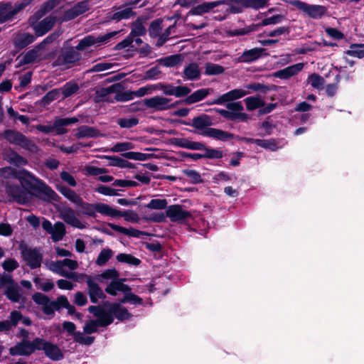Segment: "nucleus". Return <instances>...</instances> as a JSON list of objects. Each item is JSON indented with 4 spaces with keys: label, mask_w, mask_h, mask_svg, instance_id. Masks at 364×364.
I'll use <instances>...</instances> for the list:
<instances>
[{
    "label": "nucleus",
    "mask_w": 364,
    "mask_h": 364,
    "mask_svg": "<svg viewBox=\"0 0 364 364\" xmlns=\"http://www.w3.org/2000/svg\"><path fill=\"white\" fill-rule=\"evenodd\" d=\"M11 174L19 181L28 195L35 196L46 201L60 202L61 198L49 186L29 171L13 169Z\"/></svg>",
    "instance_id": "nucleus-1"
},
{
    "label": "nucleus",
    "mask_w": 364,
    "mask_h": 364,
    "mask_svg": "<svg viewBox=\"0 0 364 364\" xmlns=\"http://www.w3.org/2000/svg\"><path fill=\"white\" fill-rule=\"evenodd\" d=\"M184 124L191 126L196 129L201 131L200 133L203 136L210 137L221 141H228L234 139L235 134L222 129L212 128L213 125V117L206 114H201L192 119L191 123Z\"/></svg>",
    "instance_id": "nucleus-2"
},
{
    "label": "nucleus",
    "mask_w": 364,
    "mask_h": 364,
    "mask_svg": "<svg viewBox=\"0 0 364 364\" xmlns=\"http://www.w3.org/2000/svg\"><path fill=\"white\" fill-rule=\"evenodd\" d=\"M154 90H161L166 96H174L177 98H182L191 92V89L186 85L175 86L172 83L160 82L141 87L134 91V97H141Z\"/></svg>",
    "instance_id": "nucleus-3"
},
{
    "label": "nucleus",
    "mask_w": 364,
    "mask_h": 364,
    "mask_svg": "<svg viewBox=\"0 0 364 364\" xmlns=\"http://www.w3.org/2000/svg\"><path fill=\"white\" fill-rule=\"evenodd\" d=\"M0 137L6 139L11 144L18 146L32 153H36L38 150V146L30 139L21 132L14 129H5Z\"/></svg>",
    "instance_id": "nucleus-4"
},
{
    "label": "nucleus",
    "mask_w": 364,
    "mask_h": 364,
    "mask_svg": "<svg viewBox=\"0 0 364 364\" xmlns=\"http://www.w3.org/2000/svg\"><path fill=\"white\" fill-rule=\"evenodd\" d=\"M225 107L229 110L219 108H214L212 110H214L224 119L230 121L240 119L242 122H247L250 119L247 114L241 112L244 109L241 102H229L225 105Z\"/></svg>",
    "instance_id": "nucleus-5"
},
{
    "label": "nucleus",
    "mask_w": 364,
    "mask_h": 364,
    "mask_svg": "<svg viewBox=\"0 0 364 364\" xmlns=\"http://www.w3.org/2000/svg\"><path fill=\"white\" fill-rule=\"evenodd\" d=\"M79 122V119L76 117L58 118L53 125L38 124L36 129L42 133L48 134L53 132H55L57 135H63L68 132V129L65 127Z\"/></svg>",
    "instance_id": "nucleus-6"
},
{
    "label": "nucleus",
    "mask_w": 364,
    "mask_h": 364,
    "mask_svg": "<svg viewBox=\"0 0 364 364\" xmlns=\"http://www.w3.org/2000/svg\"><path fill=\"white\" fill-rule=\"evenodd\" d=\"M18 249L23 261L31 269L39 268L41 266L43 255L38 248L31 247L22 242L19 245Z\"/></svg>",
    "instance_id": "nucleus-7"
},
{
    "label": "nucleus",
    "mask_w": 364,
    "mask_h": 364,
    "mask_svg": "<svg viewBox=\"0 0 364 364\" xmlns=\"http://www.w3.org/2000/svg\"><path fill=\"white\" fill-rule=\"evenodd\" d=\"M291 4L313 19L322 18L328 13L327 7L323 5L309 4L301 0H294Z\"/></svg>",
    "instance_id": "nucleus-8"
},
{
    "label": "nucleus",
    "mask_w": 364,
    "mask_h": 364,
    "mask_svg": "<svg viewBox=\"0 0 364 364\" xmlns=\"http://www.w3.org/2000/svg\"><path fill=\"white\" fill-rule=\"evenodd\" d=\"M58 21L60 22V18L53 15L46 16L40 21L32 19L31 16L28 18L29 25L33 29L37 37L43 36L52 30Z\"/></svg>",
    "instance_id": "nucleus-9"
},
{
    "label": "nucleus",
    "mask_w": 364,
    "mask_h": 364,
    "mask_svg": "<svg viewBox=\"0 0 364 364\" xmlns=\"http://www.w3.org/2000/svg\"><path fill=\"white\" fill-rule=\"evenodd\" d=\"M39 340L40 338H35L32 341L23 339L9 348V354L12 356H29L36 350H38Z\"/></svg>",
    "instance_id": "nucleus-10"
},
{
    "label": "nucleus",
    "mask_w": 364,
    "mask_h": 364,
    "mask_svg": "<svg viewBox=\"0 0 364 364\" xmlns=\"http://www.w3.org/2000/svg\"><path fill=\"white\" fill-rule=\"evenodd\" d=\"M76 205L81 209L83 215L95 218L96 212L105 215H109V205L102 203H89L82 200V198L78 200Z\"/></svg>",
    "instance_id": "nucleus-11"
},
{
    "label": "nucleus",
    "mask_w": 364,
    "mask_h": 364,
    "mask_svg": "<svg viewBox=\"0 0 364 364\" xmlns=\"http://www.w3.org/2000/svg\"><path fill=\"white\" fill-rule=\"evenodd\" d=\"M82 58L80 53L76 51L72 46L62 48L57 58L53 62L55 66H64L73 65Z\"/></svg>",
    "instance_id": "nucleus-12"
},
{
    "label": "nucleus",
    "mask_w": 364,
    "mask_h": 364,
    "mask_svg": "<svg viewBox=\"0 0 364 364\" xmlns=\"http://www.w3.org/2000/svg\"><path fill=\"white\" fill-rule=\"evenodd\" d=\"M5 191L11 201L21 205H25L29 201L28 193L21 184L7 183L5 186Z\"/></svg>",
    "instance_id": "nucleus-13"
},
{
    "label": "nucleus",
    "mask_w": 364,
    "mask_h": 364,
    "mask_svg": "<svg viewBox=\"0 0 364 364\" xmlns=\"http://www.w3.org/2000/svg\"><path fill=\"white\" fill-rule=\"evenodd\" d=\"M38 350H43L45 355L53 361H59L64 358L62 350L57 344L40 338Z\"/></svg>",
    "instance_id": "nucleus-14"
},
{
    "label": "nucleus",
    "mask_w": 364,
    "mask_h": 364,
    "mask_svg": "<svg viewBox=\"0 0 364 364\" xmlns=\"http://www.w3.org/2000/svg\"><path fill=\"white\" fill-rule=\"evenodd\" d=\"M118 33L119 31H112L98 37H95L92 35L87 36L80 41L75 48L77 50L82 51L96 43H102L108 41L110 38L118 34Z\"/></svg>",
    "instance_id": "nucleus-15"
},
{
    "label": "nucleus",
    "mask_w": 364,
    "mask_h": 364,
    "mask_svg": "<svg viewBox=\"0 0 364 364\" xmlns=\"http://www.w3.org/2000/svg\"><path fill=\"white\" fill-rule=\"evenodd\" d=\"M90 2L89 0H83L77 2L70 9L64 11L63 16L60 18V23L71 21L80 15L85 14L89 11Z\"/></svg>",
    "instance_id": "nucleus-16"
},
{
    "label": "nucleus",
    "mask_w": 364,
    "mask_h": 364,
    "mask_svg": "<svg viewBox=\"0 0 364 364\" xmlns=\"http://www.w3.org/2000/svg\"><path fill=\"white\" fill-rule=\"evenodd\" d=\"M250 92L242 89H234L222 95L213 101H208L206 102L208 105H225L229 102L234 101L242 98V97L248 95Z\"/></svg>",
    "instance_id": "nucleus-17"
},
{
    "label": "nucleus",
    "mask_w": 364,
    "mask_h": 364,
    "mask_svg": "<svg viewBox=\"0 0 364 364\" xmlns=\"http://www.w3.org/2000/svg\"><path fill=\"white\" fill-rule=\"evenodd\" d=\"M166 215L172 222H185L192 218L190 211L183 209L181 205H172L168 206L166 210Z\"/></svg>",
    "instance_id": "nucleus-18"
},
{
    "label": "nucleus",
    "mask_w": 364,
    "mask_h": 364,
    "mask_svg": "<svg viewBox=\"0 0 364 364\" xmlns=\"http://www.w3.org/2000/svg\"><path fill=\"white\" fill-rule=\"evenodd\" d=\"M36 0H20L14 4L12 10L7 12V9L11 7L10 3L1 4L0 7L4 8V13L7 21L11 20L20 11H23L28 6L34 4Z\"/></svg>",
    "instance_id": "nucleus-19"
},
{
    "label": "nucleus",
    "mask_w": 364,
    "mask_h": 364,
    "mask_svg": "<svg viewBox=\"0 0 364 364\" xmlns=\"http://www.w3.org/2000/svg\"><path fill=\"white\" fill-rule=\"evenodd\" d=\"M268 53L266 49L263 48H254L250 50H245L237 58V63H252L262 56H267Z\"/></svg>",
    "instance_id": "nucleus-20"
},
{
    "label": "nucleus",
    "mask_w": 364,
    "mask_h": 364,
    "mask_svg": "<svg viewBox=\"0 0 364 364\" xmlns=\"http://www.w3.org/2000/svg\"><path fill=\"white\" fill-rule=\"evenodd\" d=\"M171 102V98L159 95L146 99V103L148 105V108L161 112L169 110V102Z\"/></svg>",
    "instance_id": "nucleus-21"
},
{
    "label": "nucleus",
    "mask_w": 364,
    "mask_h": 364,
    "mask_svg": "<svg viewBox=\"0 0 364 364\" xmlns=\"http://www.w3.org/2000/svg\"><path fill=\"white\" fill-rule=\"evenodd\" d=\"M60 216L64 222L74 228H77L80 230L85 228V225L75 217L74 210L70 207L63 208L60 211Z\"/></svg>",
    "instance_id": "nucleus-22"
},
{
    "label": "nucleus",
    "mask_w": 364,
    "mask_h": 364,
    "mask_svg": "<svg viewBox=\"0 0 364 364\" xmlns=\"http://www.w3.org/2000/svg\"><path fill=\"white\" fill-rule=\"evenodd\" d=\"M304 66V63H299L273 73L272 76L282 80H287L301 71Z\"/></svg>",
    "instance_id": "nucleus-23"
},
{
    "label": "nucleus",
    "mask_w": 364,
    "mask_h": 364,
    "mask_svg": "<svg viewBox=\"0 0 364 364\" xmlns=\"http://www.w3.org/2000/svg\"><path fill=\"white\" fill-rule=\"evenodd\" d=\"M172 144L176 146L191 150L203 151L205 149L204 143L191 141L186 138H174L172 139Z\"/></svg>",
    "instance_id": "nucleus-24"
},
{
    "label": "nucleus",
    "mask_w": 364,
    "mask_h": 364,
    "mask_svg": "<svg viewBox=\"0 0 364 364\" xmlns=\"http://www.w3.org/2000/svg\"><path fill=\"white\" fill-rule=\"evenodd\" d=\"M223 4V1H216L210 2H203L196 6L193 7L187 14V16H201L208 13L214 8Z\"/></svg>",
    "instance_id": "nucleus-25"
},
{
    "label": "nucleus",
    "mask_w": 364,
    "mask_h": 364,
    "mask_svg": "<svg viewBox=\"0 0 364 364\" xmlns=\"http://www.w3.org/2000/svg\"><path fill=\"white\" fill-rule=\"evenodd\" d=\"M108 216L112 218L124 217V220L129 223H138L140 220L139 215L132 210L122 211L112 207H109Z\"/></svg>",
    "instance_id": "nucleus-26"
},
{
    "label": "nucleus",
    "mask_w": 364,
    "mask_h": 364,
    "mask_svg": "<svg viewBox=\"0 0 364 364\" xmlns=\"http://www.w3.org/2000/svg\"><path fill=\"white\" fill-rule=\"evenodd\" d=\"M213 91L210 88H201L188 94L184 97L185 105H190L206 98Z\"/></svg>",
    "instance_id": "nucleus-27"
},
{
    "label": "nucleus",
    "mask_w": 364,
    "mask_h": 364,
    "mask_svg": "<svg viewBox=\"0 0 364 364\" xmlns=\"http://www.w3.org/2000/svg\"><path fill=\"white\" fill-rule=\"evenodd\" d=\"M67 297L64 295L59 296L54 301H50L48 303V306H43V312L48 316H54L55 311H60L61 309L64 308L65 300Z\"/></svg>",
    "instance_id": "nucleus-28"
},
{
    "label": "nucleus",
    "mask_w": 364,
    "mask_h": 364,
    "mask_svg": "<svg viewBox=\"0 0 364 364\" xmlns=\"http://www.w3.org/2000/svg\"><path fill=\"white\" fill-rule=\"evenodd\" d=\"M62 0H48L45 1L39 9H38L32 16L31 18L36 21H39L47 13L52 11L57 6H58Z\"/></svg>",
    "instance_id": "nucleus-29"
},
{
    "label": "nucleus",
    "mask_w": 364,
    "mask_h": 364,
    "mask_svg": "<svg viewBox=\"0 0 364 364\" xmlns=\"http://www.w3.org/2000/svg\"><path fill=\"white\" fill-rule=\"evenodd\" d=\"M75 136L77 139L84 138H97L102 136L100 131L95 127L87 125H81L77 128Z\"/></svg>",
    "instance_id": "nucleus-30"
},
{
    "label": "nucleus",
    "mask_w": 364,
    "mask_h": 364,
    "mask_svg": "<svg viewBox=\"0 0 364 364\" xmlns=\"http://www.w3.org/2000/svg\"><path fill=\"white\" fill-rule=\"evenodd\" d=\"M107 226H109L112 230H113L116 232L122 233V234L128 235L129 237H136V238H139L142 235H150L149 233H148L146 232L139 230L134 229L133 228H130L127 229L122 226H120V225H116L114 223H108Z\"/></svg>",
    "instance_id": "nucleus-31"
},
{
    "label": "nucleus",
    "mask_w": 364,
    "mask_h": 364,
    "mask_svg": "<svg viewBox=\"0 0 364 364\" xmlns=\"http://www.w3.org/2000/svg\"><path fill=\"white\" fill-rule=\"evenodd\" d=\"M119 85H117L116 83H114L109 87H102L97 90L95 91V97L94 99L95 102L97 103L102 102H110L107 97V95L109 94L115 93V92H119Z\"/></svg>",
    "instance_id": "nucleus-32"
},
{
    "label": "nucleus",
    "mask_w": 364,
    "mask_h": 364,
    "mask_svg": "<svg viewBox=\"0 0 364 364\" xmlns=\"http://www.w3.org/2000/svg\"><path fill=\"white\" fill-rule=\"evenodd\" d=\"M121 303H113L110 308L111 313L113 314V316L121 321L129 320L132 316V314L128 311V310L122 306Z\"/></svg>",
    "instance_id": "nucleus-33"
},
{
    "label": "nucleus",
    "mask_w": 364,
    "mask_h": 364,
    "mask_svg": "<svg viewBox=\"0 0 364 364\" xmlns=\"http://www.w3.org/2000/svg\"><path fill=\"white\" fill-rule=\"evenodd\" d=\"M60 95V90L55 88L48 92L41 100L36 102V105L46 107L51 102L59 98Z\"/></svg>",
    "instance_id": "nucleus-34"
},
{
    "label": "nucleus",
    "mask_w": 364,
    "mask_h": 364,
    "mask_svg": "<svg viewBox=\"0 0 364 364\" xmlns=\"http://www.w3.org/2000/svg\"><path fill=\"white\" fill-rule=\"evenodd\" d=\"M35 40L36 37L33 34L28 33H23L14 40V45L17 51H19L34 42Z\"/></svg>",
    "instance_id": "nucleus-35"
},
{
    "label": "nucleus",
    "mask_w": 364,
    "mask_h": 364,
    "mask_svg": "<svg viewBox=\"0 0 364 364\" xmlns=\"http://www.w3.org/2000/svg\"><path fill=\"white\" fill-rule=\"evenodd\" d=\"M184 78L188 80H196L200 77V72L196 63H189L183 70Z\"/></svg>",
    "instance_id": "nucleus-36"
},
{
    "label": "nucleus",
    "mask_w": 364,
    "mask_h": 364,
    "mask_svg": "<svg viewBox=\"0 0 364 364\" xmlns=\"http://www.w3.org/2000/svg\"><path fill=\"white\" fill-rule=\"evenodd\" d=\"M232 1L241 4L245 8L257 10L267 6L269 0H232Z\"/></svg>",
    "instance_id": "nucleus-37"
},
{
    "label": "nucleus",
    "mask_w": 364,
    "mask_h": 364,
    "mask_svg": "<svg viewBox=\"0 0 364 364\" xmlns=\"http://www.w3.org/2000/svg\"><path fill=\"white\" fill-rule=\"evenodd\" d=\"M56 189L70 201L77 203L81 197L78 196L73 190L62 184L56 186Z\"/></svg>",
    "instance_id": "nucleus-38"
},
{
    "label": "nucleus",
    "mask_w": 364,
    "mask_h": 364,
    "mask_svg": "<svg viewBox=\"0 0 364 364\" xmlns=\"http://www.w3.org/2000/svg\"><path fill=\"white\" fill-rule=\"evenodd\" d=\"M116 85H119V92H115L114 100L117 102H127L132 100L134 97V91L128 90L123 92L124 86L122 82H117Z\"/></svg>",
    "instance_id": "nucleus-39"
},
{
    "label": "nucleus",
    "mask_w": 364,
    "mask_h": 364,
    "mask_svg": "<svg viewBox=\"0 0 364 364\" xmlns=\"http://www.w3.org/2000/svg\"><path fill=\"white\" fill-rule=\"evenodd\" d=\"M183 58L181 54H176L168 55L164 58H161L158 60L159 63L167 68H172L178 64H180L183 61Z\"/></svg>",
    "instance_id": "nucleus-40"
},
{
    "label": "nucleus",
    "mask_w": 364,
    "mask_h": 364,
    "mask_svg": "<svg viewBox=\"0 0 364 364\" xmlns=\"http://www.w3.org/2000/svg\"><path fill=\"white\" fill-rule=\"evenodd\" d=\"M245 87L255 92H260L263 94L267 93L268 91H277V86L275 85H266L259 82H253L247 84Z\"/></svg>",
    "instance_id": "nucleus-41"
},
{
    "label": "nucleus",
    "mask_w": 364,
    "mask_h": 364,
    "mask_svg": "<svg viewBox=\"0 0 364 364\" xmlns=\"http://www.w3.org/2000/svg\"><path fill=\"white\" fill-rule=\"evenodd\" d=\"M86 283L88 287V294L90 296V301L93 304L97 303V296L102 289L95 282L93 281L92 278H88Z\"/></svg>",
    "instance_id": "nucleus-42"
},
{
    "label": "nucleus",
    "mask_w": 364,
    "mask_h": 364,
    "mask_svg": "<svg viewBox=\"0 0 364 364\" xmlns=\"http://www.w3.org/2000/svg\"><path fill=\"white\" fill-rule=\"evenodd\" d=\"M247 109L253 111L265 105L264 101L258 96H251L245 99Z\"/></svg>",
    "instance_id": "nucleus-43"
},
{
    "label": "nucleus",
    "mask_w": 364,
    "mask_h": 364,
    "mask_svg": "<svg viewBox=\"0 0 364 364\" xmlns=\"http://www.w3.org/2000/svg\"><path fill=\"white\" fill-rule=\"evenodd\" d=\"M66 234L65 225L62 222H56L53 228L50 233L52 239L54 242H58L64 237Z\"/></svg>",
    "instance_id": "nucleus-44"
},
{
    "label": "nucleus",
    "mask_w": 364,
    "mask_h": 364,
    "mask_svg": "<svg viewBox=\"0 0 364 364\" xmlns=\"http://www.w3.org/2000/svg\"><path fill=\"white\" fill-rule=\"evenodd\" d=\"M4 294L8 299L15 303L18 302L21 298L19 287L17 284L7 286L4 291Z\"/></svg>",
    "instance_id": "nucleus-45"
},
{
    "label": "nucleus",
    "mask_w": 364,
    "mask_h": 364,
    "mask_svg": "<svg viewBox=\"0 0 364 364\" xmlns=\"http://www.w3.org/2000/svg\"><path fill=\"white\" fill-rule=\"evenodd\" d=\"M116 259L119 262L126 263L129 265L135 267L139 266L141 262V261L139 258L134 257L131 254L126 253L118 254L116 257Z\"/></svg>",
    "instance_id": "nucleus-46"
},
{
    "label": "nucleus",
    "mask_w": 364,
    "mask_h": 364,
    "mask_svg": "<svg viewBox=\"0 0 364 364\" xmlns=\"http://www.w3.org/2000/svg\"><path fill=\"white\" fill-rule=\"evenodd\" d=\"M97 321L99 326L101 327H106L112 324L114 321V316L113 314L110 311V308L107 311L104 309Z\"/></svg>",
    "instance_id": "nucleus-47"
},
{
    "label": "nucleus",
    "mask_w": 364,
    "mask_h": 364,
    "mask_svg": "<svg viewBox=\"0 0 364 364\" xmlns=\"http://www.w3.org/2000/svg\"><path fill=\"white\" fill-rule=\"evenodd\" d=\"M136 12L132 8H126L122 11L114 13L111 19L116 21H119L122 19H129L131 17L136 16Z\"/></svg>",
    "instance_id": "nucleus-48"
},
{
    "label": "nucleus",
    "mask_w": 364,
    "mask_h": 364,
    "mask_svg": "<svg viewBox=\"0 0 364 364\" xmlns=\"http://www.w3.org/2000/svg\"><path fill=\"white\" fill-rule=\"evenodd\" d=\"M205 152L202 154V159H220L223 157V152L221 150L212 148L205 145Z\"/></svg>",
    "instance_id": "nucleus-49"
},
{
    "label": "nucleus",
    "mask_w": 364,
    "mask_h": 364,
    "mask_svg": "<svg viewBox=\"0 0 364 364\" xmlns=\"http://www.w3.org/2000/svg\"><path fill=\"white\" fill-rule=\"evenodd\" d=\"M60 90V94L63 95V100L68 98L76 93L79 90V86L77 83H72L70 82H66Z\"/></svg>",
    "instance_id": "nucleus-50"
},
{
    "label": "nucleus",
    "mask_w": 364,
    "mask_h": 364,
    "mask_svg": "<svg viewBox=\"0 0 364 364\" xmlns=\"http://www.w3.org/2000/svg\"><path fill=\"white\" fill-rule=\"evenodd\" d=\"M308 83H310L312 87L321 90L323 88L325 80L320 75L312 73L308 77Z\"/></svg>",
    "instance_id": "nucleus-51"
},
{
    "label": "nucleus",
    "mask_w": 364,
    "mask_h": 364,
    "mask_svg": "<svg viewBox=\"0 0 364 364\" xmlns=\"http://www.w3.org/2000/svg\"><path fill=\"white\" fill-rule=\"evenodd\" d=\"M163 19L159 18L151 22L149 28V34L151 38H156L159 36L162 30Z\"/></svg>",
    "instance_id": "nucleus-52"
},
{
    "label": "nucleus",
    "mask_w": 364,
    "mask_h": 364,
    "mask_svg": "<svg viewBox=\"0 0 364 364\" xmlns=\"http://www.w3.org/2000/svg\"><path fill=\"white\" fill-rule=\"evenodd\" d=\"M119 272L113 268V269H107L103 271L100 274H98L95 277V279L99 282H102V279H119Z\"/></svg>",
    "instance_id": "nucleus-53"
},
{
    "label": "nucleus",
    "mask_w": 364,
    "mask_h": 364,
    "mask_svg": "<svg viewBox=\"0 0 364 364\" xmlns=\"http://www.w3.org/2000/svg\"><path fill=\"white\" fill-rule=\"evenodd\" d=\"M113 255L114 252L109 248L102 250L97 258L96 264L99 266L105 265Z\"/></svg>",
    "instance_id": "nucleus-54"
},
{
    "label": "nucleus",
    "mask_w": 364,
    "mask_h": 364,
    "mask_svg": "<svg viewBox=\"0 0 364 364\" xmlns=\"http://www.w3.org/2000/svg\"><path fill=\"white\" fill-rule=\"evenodd\" d=\"M225 68L218 64L207 63L205 64V74L206 75H218L223 73Z\"/></svg>",
    "instance_id": "nucleus-55"
},
{
    "label": "nucleus",
    "mask_w": 364,
    "mask_h": 364,
    "mask_svg": "<svg viewBox=\"0 0 364 364\" xmlns=\"http://www.w3.org/2000/svg\"><path fill=\"white\" fill-rule=\"evenodd\" d=\"M139 122L137 117L119 118L117 121V124L123 129H131L136 126Z\"/></svg>",
    "instance_id": "nucleus-56"
},
{
    "label": "nucleus",
    "mask_w": 364,
    "mask_h": 364,
    "mask_svg": "<svg viewBox=\"0 0 364 364\" xmlns=\"http://www.w3.org/2000/svg\"><path fill=\"white\" fill-rule=\"evenodd\" d=\"M8 160L11 164L18 167L25 166L28 164V160L16 151H12L9 155Z\"/></svg>",
    "instance_id": "nucleus-57"
},
{
    "label": "nucleus",
    "mask_w": 364,
    "mask_h": 364,
    "mask_svg": "<svg viewBox=\"0 0 364 364\" xmlns=\"http://www.w3.org/2000/svg\"><path fill=\"white\" fill-rule=\"evenodd\" d=\"M146 28L139 20L133 23V26L132 28L131 32L129 36H131L132 39L136 36H142L146 34Z\"/></svg>",
    "instance_id": "nucleus-58"
},
{
    "label": "nucleus",
    "mask_w": 364,
    "mask_h": 364,
    "mask_svg": "<svg viewBox=\"0 0 364 364\" xmlns=\"http://www.w3.org/2000/svg\"><path fill=\"white\" fill-rule=\"evenodd\" d=\"M49 269L65 278H73L75 276L74 272H68L63 270V264H58L57 261L51 262Z\"/></svg>",
    "instance_id": "nucleus-59"
},
{
    "label": "nucleus",
    "mask_w": 364,
    "mask_h": 364,
    "mask_svg": "<svg viewBox=\"0 0 364 364\" xmlns=\"http://www.w3.org/2000/svg\"><path fill=\"white\" fill-rule=\"evenodd\" d=\"M363 48L364 44H352L350 47V49L346 51V54L350 56L363 58H364V50L362 49Z\"/></svg>",
    "instance_id": "nucleus-60"
},
{
    "label": "nucleus",
    "mask_w": 364,
    "mask_h": 364,
    "mask_svg": "<svg viewBox=\"0 0 364 364\" xmlns=\"http://www.w3.org/2000/svg\"><path fill=\"white\" fill-rule=\"evenodd\" d=\"M167 200L166 199H151L150 202L146 205L147 208L151 210H163L167 208Z\"/></svg>",
    "instance_id": "nucleus-61"
},
{
    "label": "nucleus",
    "mask_w": 364,
    "mask_h": 364,
    "mask_svg": "<svg viewBox=\"0 0 364 364\" xmlns=\"http://www.w3.org/2000/svg\"><path fill=\"white\" fill-rule=\"evenodd\" d=\"M119 302L121 304L129 302L134 305H141L143 303V299L132 292L129 294H126V296H124L123 298L120 299Z\"/></svg>",
    "instance_id": "nucleus-62"
},
{
    "label": "nucleus",
    "mask_w": 364,
    "mask_h": 364,
    "mask_svg": "<svg viewBox=\"0 0 364 364\" xmlns=\"http://www.w3.org/2000/svg\"><path fill=\"white\" fill-rule=\"evenodd\" d=\"M161 71L159 66H154L149 70H147L142 77L143 80H156L161 75Z\"/></svg>",
    "instance_id": "nucleus-63"
},
{
    "label": "nucleus",
    "mask_w": 364,
    "mask_h": 364,
    "mask_svg": "<svg viewBox=\"0 0 364 364\" xmlns=\"http://www.w3.org/2000/svg\"><path fill=\"white\" fill-rule=\"evenodd\" d=\"M183 173L186 175L193 184H197L203 182L200 174L196 170L185 169L183 170Z\"/></svg>",
    "instance_id": "nucleus-64"
}]
</instances>
